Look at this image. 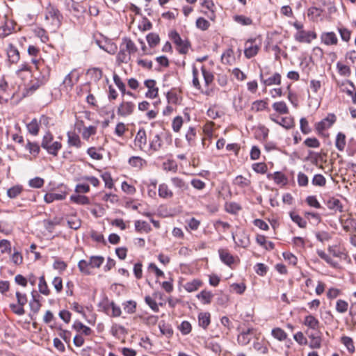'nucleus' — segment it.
I'll list each match as a JSON object with an SVG mask.
<instances>
[{
	"label": "nucleus",
	"mask_w": 356,
	"mask_h": 356,
	"mask_svg": "<svg viewBox=\"0 0 356 356\" xmlns=\"http://www.w3.org/2000/svg\"><path fill=\"white\" fill-rule=\"evenodd\" d=\"M44 19L47 26L53 31H56L62 24L63 15L56 7L49 4L45 10Z\"/></svg>",
	"instance_id": "obj_1"
},
{
	"label": "nucleus",
	"mask_w": 356,
	"mask_h": 356,
	"mask_svg": "<svg viewBox=\"0 0 356 356\" xmlns=\"http://www.w3.org/2000/svg\"><path fill=\"white\" fill-rule=\"evenodd\" d=\"M261 44L262 41L259 37L248 39L244 44L245 56L248 59L254 57L260 50Z\"/></svg>",
	"instance_id": "obj_2"
},
{
	"label": "nucleus",
	"mask_w": 356,
	"mask_h": 356,
	"mask_svg": "<svg viewBox=\"0 0 356 356\" xmlns=\"http://www.w3.org/2000/svg\"><path fill=\"white\" fill-rule=\"evenodd\" d=\"M54 137L49 132L47 133L42 141L41 146L47 152L54 156H57L58 152L61 149L62 145L60 142L53 141Z\"/></svg>",
	"instance_id": "obj_3"
},
{
	"label": "nucleus",
	"mask_w": 356,
	"mask_h": 356,
	"mask_svg": "<svg viewBox=\"0 0 356 356\" xmlns=\"http://www.w3.org/2000/svg\"><path fill=\"white\" fill-rule=\"evenodd\" d=\"M170 38L176 44L178 51L181 54H186L189 49L190 43L187 40H183L179 34L176 31H171Z\"/></svg>",
	"instance_id": "obj_4"
},
{
	"label": "nucleus",
	"mask_w": 356,
	"mask_h": 356,
	"mask_svg": "<svg viewBox=\"0 0 356 356\" xmlns=\"http://www.w3.org/2000/svg\"><path fill=\"white\" fill-rule=\"evenodd\" d=\"M149 145L147 152L152 154L158 152L163 146V140L159 134L151 133L149 138Z\"/></svg>",
	"instance_id": "obj_5"
},
{
	"label": "nucleus",
	"mask_w": 356,
	"mask_h": 356,
	"mask_svg": "<svg viewBox=\"0 0 356 356\" xmlns=\"http://www.w3.org/2000/svg\"><path fill=\"white\" fill-rule=\"evenodd\" d=\"M147 138L146 131L143 128L140 129L135 137L134 145L138 147L140 150L147 152Z\"/></svg>",
	"instance_id": "obj_6"
},
{
	"label": "nucleus",
	"mask_w": 356,
	"mask_h": 356,
	"mask_svg": "<svg viewBox=\"0 0 356 356\" xmlns=\"http://www.w3.org/2000/svg\"><path fill=\"white\" fill-rule=\"evenodd\" d=\"M135 109V104L132 102L122 101L118 108V115L122 117H127L131 115Z\"/></svg>",
	"instance_id": "obj_7"
},
{
	"label": "nucleus",
	"mask_w": 356,
	"mask_h": 356,
	"mask_svg": "<svg viewBox=\"0 0 356 356\" xmlns=\"http://www.w3.org/2000/svg\"><path fill=\"white\" fill-rule=\"evenodd\" d=\"M295 40L299 42L310 43L316 38V34L313 31H299L294 35Z\"/></svg>",
	"instance_id": "obj_8"
},
{
	"label": "nucleus",
	"mask_w": 356,
	"mask_h": 356,
	"mask_svg": "<svg viewBox=\"0 0 356 356\" xmlns=\"http://www.w3.org/2000/svg\"><path fill=\"white\" fill-rule=\"evenodd\" d=\"M321 39L322 42L327 46L337 45L338 44L337 36L333 31L322 33Z\"/></svg>",
	"instance_id": "obj_9"
},
{
	"label": "nucleus",
	"mask_w": 356,
	"mask_h": 356,
	"mask_svg": "<svg viewBox=\"0 0 356 356\" xmlns=\"http://www.w3.org/2000/svg\"><path fill=\"white\" fill-rule=\"evenodd\" d=\"M326 205L330 210L333 211L335 213L343 211V204L338 198L334 197H330L326 202Z\"/></svg>",
	"instance_id": "obj_10"
},
{
	"label": "nucleus",
	"mask_w": 356,
	"mask_h": 356,
	"mask_svg": "<svg viewBox=\"0 0 356 356\" xmlns=\"http://www.w3.org/2000/svg\"><path fill=\"white\" fill-rule=\"evenodd\" d=\"M144 84L148 88L145 97L151 99L155 98L159 92V89L156 87V81L153 79H148L145 81Z\"/></svg>",
	"instance_id": "obj_11"
},
{
	"label": "nucleus",
	"mask_w": 356,
	"mask_h": 356,
	"mask_svg": "<svg viewBox=\"0 0 356 356\" xmlns=\"http://www.w3.org/2000/svg\"><path fill=\"white\" fill-rule=\"evenodd\" d=\"M232 238L237 246L243 248H248L250 243L248 235L244 232H241L237 235V239H236L234 234H232Z\"/></svg>",
	"instance_id": "obj_12"
},
{
	"label": "nucleus",
	"mask_w": 356,
	"mask_h": 356,
	"mask_svg": "<svg viewBox=\"0 0 356 356\" xmlns=\"http://www.w3.org/2000/svg\"><path fill=\"white\" fill-rule=\"evenodd\" d=\"M259 78L261 81L266 86H270L272 85H280L281 84V75L279 73H275L272 76L268 79H264L262 72L259 74Z\"/></svg>",
	"instance_id": "obj_13"
},
{
	"label": "nucleus",
	"mask_w": 356,
	"mask_h": 356,
	"mask_svg": "<svg viewBox=\"0 0 356 356\" xmlns=\"http://www.w3.org/2000/svg\"><path fill=\"white\" fill-rule=\"evenodd\" d=\"M220 260L228 266H231L235 262L234 257L231 254L228 250L220 248L218 250Z\"/></svg>",
	"instance_id": "obj_14"
},
{
	"label": "nucleus",
	"mask_w": 356,
	"mask_h": 356,
	"mask_svg": "<svg viewBox=\"0 0 356 356\" xmlns=\"http://www.w3.org/2000/svg\"><path fill=\"white\" fill-rule=\"evenodd\" d=\"M14 29V22L11 19H6L4 24L0 26V38H3L11 34Z\"/></svg>",
	"instance_id": "obj_15"
},
{
	"label": "nucleus",
	"mask_w": 356,
	"mask_h": 356,
	"mask_svg": "<svg viewBox=\"0 0 356 356\" xmlns=\"http://www.w3.org/2000/svg\"><path fill=\"white\" fill-rule=\"evenodd\" d=\"M67 145L69 147H74L76 149L82 147L83 143L81 142L80 137L75 132H67Z\"/></svg>",
	"instance_id": "obj_16"
},
{
	"label": "nucleus",
	"mask_w": 356,
	"mask_h": 356,
	"mask_svg": "<svg viewBox=\"0 0 356 356\" xmlns=\"http://www.w3.org/2000/svg\"><path fill=\"white\" fill-rule=\"evenodd\" d=\"M336 118L334 115H331L319 122L316 125V129L321 132L330 128L335 122Z\"/></svg>",
	"instance_id": "obj_17"
},
{
	"label": "nucleus",
	"mask_w": 356,
	"mask_h": 356,
	"mask_svg": "<svg viewBox=\"0 0 356 356\" xmlns=\"http://www.w3.org/2000/svg\"><path fill=\"white\" fill-rule=\"evenodd\" d=\"M172 186L177 189L178 192H184L188 188V183L182 178L173 177L170 179Z\"/></svg>",
	"instance_id": "obj_18"
},
{
	"label": "nucleus",
	"mask_w": 356,
	"mask_h": 356,
	"mask_svg": "<svg viewBox=\"0 0 356 356\" xmlns=\"http://www.w3.org/2000/svg\"><path fill=\"white\" fill-rule=\"evenodd\" d=\"M7 54L9 61L12 63H16L19 60V52L18 49L12 44H9L8 47Z\"/></svg>",
	"instance_id": "obj_19"
},
{
	"label": "nucleus",
	"mask_w": 356,
	"mask_h": 356,
	"mask_svg": "<svg viewBox=\"0 0 356 356\" xmlns=\"http://www.w3.org/2000/svg\"><path fill=\"white\" fill-rule=\"evenodd\" d=\"M341 343L346 347L348 353L353 355L355 352V346L353 339L348 336H342L340 339Z\"/></svg>",
	"instance_id": "obj_20"
},
{
	"label": "nucleus",
	"mask_w": 356,
	"mask_h": 356,
	"mask_svg": "<svg viewBox=\"0 0 356 356\" xmlns=\"http://www.w3.org/2000/svg\"><path fill=\"white\" fill-rule=\"evenodd\" d=\"M159 195L161 198L170 199L173 197L174 193L172 191L166 184H161L158 188Z\"/></svg>",
	"instance_id": "obj_21"
},
{
	"label": "nucleus",
	"mask_w": 356,
	"mask_h": 356,
	"mask_svg": "<svg viewBox=\"0 0 356 356\" xmlns=\"http://www.w3.org/2000/svg\"><path fill=\"white\" fill-rule=\"evenodd\" d=\"M120 47L130 54H134L137 51L138 49L134 42L129 38H124Z\"/></svg>",
	"instance_id": "obj_22"
},
{
	"label": "nucleus",
	"mask_w": 356,
	"mask_h": 356,
	"mask_svg": "<svg viewBox=\"0 0 356 356\" xmlns=\"http://www.w3.org/2000/svg\"><path fill=\"white\" fill-rule=\"evenodd\" d=\"M221 60L224 64L232 65L235 62V56L232 49H227L222 55Z\"/></svg>",
	"instance_id": "obj_23"
},
{
	"label": "nucleus",
	"mask_w": 356,
	"mask_h": 356,
	"mask_svg": "<svg viewBox=\"0 0 356 356\" xmlns=\"http://www.w3.org/2000/svg\"><path fill=\"white\" fill-rule=\"evenodd\" d=\"M308 337L310 339L309 346L311 348L318 349L321 347L322 339L320 335L311 333L308 334Z\"/></svg>",
	"instance_id": "obj_24"
},
{
	"label": "nucleus",
	"mask_w": 356,
	"mask_h": 356,
	"mask_svg": "<svg viewBox=\"0 0 356 356\" xmlns=\"http://www.w3.org/2000/svg\"><path fill=\"white\" fill-rule=\"evenodd\" d=\"M66 193H46L44 196V200L46 203L49 204L53 202L54 200H63L65 199Z\"/></svg>",
	"instance_id": "obj_25"
},
{
	"label": "nucleus",
	"mask_w": 356,
	"mask_h": 356,
	"mask_svg": "<svg viewBox=\"0 0 356 356\" xmlns=\"http://www.w3.org/2000/svg\"><path fill=\"white\" fill-rule=\"evenodd\" d=\"M129 163L133 168L141 170L147 164V162L140 156H131L129 159Z\"/></svg>",
	"instance_id": "obj_26"
},
{
	"label": "nucleus",
	"mask_w": 356,
	"mask_h": 356,
	"mask_svg": "<svg viewBox=\"0 0 356 356\" xmlns=\"http://www.w3.org/2000/svg\"><path fill=\"white\" fill-rule=\"evenodd\" d=\"M304 324L312 330H317L319 327L318 320L312 315L306 316L304 320Z\"/></svg>",
	"instance_id": "obj_27"
},
{
	"label": "nucleus",
	"mask_w": 356,
	"mask_h": 356,
	"mask_svg": "<svg viewBox=\"0 0 356 356\" xmlns=\"http://www.w3.org/2000/svg\"><path fill=\"white\" fill-rule=\"evenodd\" d=\"M233 184L241 188H244L251 184V181L242 175H238L234 179Z\"/></svg>",
	"instance_id": "obj_28"
},
{
	"label": "nucleus",
	"mask_w": 356,
	"mask_h": 356,
	"mask_svg": "<svg viewBox=\"0 0 356 356\" xmlns=\"http://www.w3.org/2000/svg\"><path fill=\"white\" fill-rule=\"evenodd\" d=\"M211 315L209 312L200 313L198 316L199 325L204 330L207 328L211 323Z\"/></svg>",
	"instance_id": "obj_29"
},
{
	"label": "nucleus",
	"mask_w": 356,
	"mask_h": 356,
	"mask_svg": "<svg viewBox=\"0 0 356 356\" xmlns=\"http://www.w3.org/2000/svg\"><path fill=\"white\" fill-rule=\"evenodd\" d=\"M197 137L196 129L194 127H190L186 133L185 138L189 146H195Z\"/></svg>",
	"instance_id": "obj_30"
},
{
	"label": "nucleus",
	"mask_w": 356,
	"mask_h": 356,
	"mask_svg": "<svg viewBox=\"0 0 356 356\" xmlns=\"http://www.w3.org/2000/svg\"><path fill=\"white\" fill-rule=\"evenodd\" d=\"M269 179L272 178L277 184H286L287 183L286 177L281 172H275L274 174L268 175Z\"/></svg>",
	"instance_id": "obj_31"
},
{
	"label": "nucleus",
	"mask_w": 356,
	"mask_h": 356,
	"mask_svg": "<svg viewBox=\"0 0 356 356\" xmlns=\"http://www.w3.org/2000/svg\"><path fill=\"white\" fill-rule=\"evenodd\" d=\"M116 58L118 64L127 63L131 59V54L120 47Z\"/></svg>",
	"instance_id": "obj_32"
},
{
	"label": "nucleus",
	"mask_w": 356,
	"mask_h": 356,
	"mask_svg": "<svg viewBox=\"0 0 356 356\" xmlns=\"http://www.w3.org/2000/svg\"><path fill=\"white\" fill-rule=\"evenodd\" d=\"M135 228L138 232L148 233L151 231V227L146 221L136 220Z\"/></svg>",
	"instance_id": "obj_33"
},
{
	"label": "nucleus",
	"mask_w": 356,
	"mask_h": 356,
	"mask_svg": "<svg viewBox=\"0 0 356 356\" xmlns=\"http://www.w3.org/2000/svg\"><path fill=\"white\" fill-rule=\"evenodd\" d=\"M270 119L286 129H291L293 126V120L290 118H281L280 120L273 118Z\"/></svg>",
	"instance_id": "obj_34"
},
{
	"label": "nucleus",
	"mask_w": 356,
	"mask_h": 356,
	"mask_svg": "<svg viewBox=\"0 0 356 356\" xmlns=\"http://www.w3.org/2000/svg\"><path fill=\"white\" fill-rule=\"evenodd\" d=\"M346 136L344 134L339 132L337 134L335 141V146L339 151H343L346 147Z\"/></svg>",
	"instance_id": "obj_35"
},
{
	"label": "nucleus",
	"mask_w": 356,
	"mask_h": 356,
	"mask_svg": "<svg viewBox=\"0 0 356 356\" xmlns=\"http://www.w3.org/2000/svg\"><path fill=\"white\" fill-rule=\"evenodd\" d=\"M61 219L58 218H54L53 220H44V225L45 229L49 232H53L55 226L60 224Z\"/></svg>",
	"instance_id": "obj_36"
},
{
	"label": "nucleus",
	"mask_w": 356,
	"mask_h": 356,
	"mask_svg": "<svg viewBox=\"0 0 356 356\" xmlns=\"http://www.w3.org/2000/svg\"><path fill=\"white\" fill-rule=\"evenodd\" d=\"M272 336L280 341H284L287 338V334L280 327H275L271 331Z\"/></svg>",
	"instance_id": "obj_37"
},
{
	"label": "nucleus",
	"mask_w": 356,
	"mask_h": 356,
	"mask_svg": "<svg viewBox=\"0 0 356 356\" xmlns=\"http://www.w3.org/2000/svg\"><path fill=\"white\" fill-rule=\"evenodd\" d=\"M291 219L296 223L300 228H305L307 226V222L300 216L297 214L296 212L291 211L289 213Z\"/></svg>",
	"instance_id": "obj_38"
},
{
	"label": "nucleus",
	"mask_w": 356,
	"mask_h": 356,
	"mask_svg": "<svg viewBox=\"0 0 356 356\" xmlns=\"http://www.w3.org/2000/svg\"><path fill=\"white\" fill-rule=\"evenodd\" d=\"M87 74L96 82L102 79L103 74L102 70L97 67L89 69Z\"/></svg>",
	"instance_id": "obj_39"
},
{
	"label": "nucleus",
	"mask_w": 356,
	"mask_h": 356,
	"mask_svg": "<svg viewBox=\"0 0 356 356\" xmlns=\"http://www.w3.org/2000/svg\"><path fill=\"white\" fill-rule=\"evenodd\" d=\"M213 296V293L207 291H202L197 295V298L201 300L204 304H209L211 302Z\"/></svg>",
	"instance_id": "obj_40"
},
{
	"label": "nucleus",
	"mask_w": 356,
	"mask_h": 356,
	"mask_svg": "<svg viewBox=\"0 0 356 356\" xmlns=\"http://www.w3.org/2000/svg\"><path fill=\"white\" fill-rule=\"evenodd\" d=\"M70 200L78 204L86 205L89 204L90 200L88 197L82 195H74L70 197Z\"/></svg>",
	"instance_id": "obj_41"
},
{
	"label": "nucleus",
	"mask_w": 356,
	"mask_h": 356,
	"mask_svg": "<svg viewBox=\"0 0 356 356\" xmlns=\"http://www.w3.org/2000/svg\"><path fill=\"white\" fill-rule=\"evenodd\" d=\"M273 109L280 114H286L289 113L288 107L284 102H277L273 104Z\"/></svg>",
	"instance_id": "obj_42"
},
{
	"label": "nucleus",
	"mask_w": 356,
	"mask_h": 356,
	"mask_svg": "<svg viewBox=\"0 0 356 356\" xmlns=\"http://www.w3.org/2000/svg\"><path fill=\"white\" fill-rule=\"evenodd\" d=\"M89 263H90V259L88 261L82 259L79 261L78 268H79V270L83 274H85V275L90 274L91 272L90 270V268H90V264Z\"/></svg>",
	"instance_id": "obj_43"
},
{
	"label": "nucleus",
	"mask_w": 356,
	"mask_h": 356,
	"mask_svg": "<svg viewBox=\"0 0 356 356\" xmlns=\"http://www.w3.org/2000/svg\"><path fill=\"white\" fill-rule=\"evenodd\" d=\"M38 289L39 291L44 296H48L50 293V291L48 288V285L45 281L44 275H42L39 278Z\"/></svg>",
	"instance_id": "obj_44"
},
{
	"label": "nucleus",
	"mask_w": 356,
	"mask_h": 356,
	"mask_svg": "<svg viewBox=\"0 0 356 356\" xmlns=\"http://www.w3.org/2000/svg\"><path fill=\"white\" fill-rule=\"evenodd\" d=\"M348 306L349 305L347 301L339 299L336 302L335 309L337 312L340 314H344L348 311Z\"/></svg>",
	"instance_id": "obj_45"
},
{
	"label": "nucleus",
	"mask_w": 356,
	"mask_h": 356,
	"mask_svg": "<svg viewBox=\"0 0 356 356\" xmlns=\"http://www.w3.org/2000/svg\"><path fill=\"white\" fill-rule=\"evenodd\" d=\"M33 33L35 35L39 38L42 42L45 43L49 40L47 33L44 29L37 27L34 29Z\"/></svg>",
	"instance_id": "obj_46"
},
{
	"label": "nucleus",
	"mask_w": 356,
	"mask_h": 356,
	"mask_svg": "<svg viewBox=\"0 0 356 356\" xmlns=\"http://www.w3.org/2000/svg\"><path fill=\"white\" fill-rule=\"evenodd\" d=\"M202 282L197 280H194L185 284L184 289L188 292H193L199 289Z\"/></svg>",
	"instance_id": "obj_47"
},
{
	"label": "nucleus",
	"mask_w": 356,
	"mask_h": 356,
	"mask_svg": "<svg viewBox=\"0 0 356 356\" xmlns=\"http://www.w3.org/2000/svg\"><path fill=\"white\" fill-rule=\"evenodd\" d=\"M97 127L95 126L86 127L83 129L82 137L85 140H88L91 136L95 135Z\"/></svg>",
	"instance_id": "obj_48"
},
{
	"label": "nucleus",
	"mask_w": 356,
	"mask_h": 356,
	"mask_svg": "<svg viewBox=\"0 0 356 356\" xmlns=\"http://www.w3.org/2000/svg\"><path fill=\"white\" fill-rule=\"evenodd\" d=\"M337 29L341 40L346 42H348L350 40L351 31L343 26H339Z\"/></svg>",
	"instance_id": "obj_49"
},
{
	"label": "nucleus",
	"mask_w": 356,
	"mask_h": 356,
	"mask_svg": "<svg viewBox=\"0 0 356 356\" xmlns=\"http://www.w3.org/2000/svg\"><path fill=\"white\" fill-rule=\"evenodd\" d=\"M27 129L29 132L33 135L36 136L39 132V124L35 118L33 119L28 124Z\"/></svg>",
	"instance_id": "obj_50"
},
{
	"label": "nucleus",
	"mask_w": 356,
	"mask_h": 356,
	"mask_svg": "<svg viewBox=\"0 0 356 356\" xmlns=\"http://www.w3.org/2000/svg\"><path fill=\"white\" fill-rule=\"evenodd\" d=\"M201 71H202V74L204 77V80L206 86H209L213 81L214 76H213V74L211 72H209V70H207L204 66H202Z\"/></svg>",
	"instance_id": "obj_51"
},
{
	"label": "nucleus",
	"mask_w": 356,
	"mask_h": 356,
	"mask_svg": "<svg viewBox=\"0 0 356 356\" xmlns=\"http://www.w3.org/2000/svg\"><path fill=\"white\" fill-rule=\"evenodd\" d=\"M147 41L149 47H154L159 43L160 38L158 34L151 33L147 35Z\"/></svg>",
	"instance_id": "obj_52"
},
{
	"label": "nucleus",
	"mask_w": 356,
	"mask_h": 356,
	"mask_svg": "<svg viewBox=\"0 0 356 356\" xmlns=\"http://www.w3.org/2000/svg\"><path fill=\"white\" fill-rule=\"evenodd\" d=\"M104 261L102 256H92L90 257V268H99Z\"/></svg>",
	"instance_id": "obj_53"
},
{
	"label": "nucleus",
	"mask_w": 356,
	"mask_h": 356,
	"mask_svg": "<svg viewBox=\"0 0 356 356\" xmlns=\"http://www.w3.org/2000/svg\"><path fill=\"white\" fill-rule=\"evenodd\" d=\"M26 148L29 150V153L31 154H33L34 156H36L40 152V147L38 143H33L29 140H28Z\"/></svg>",
	"instance_id": "obj_54"
},
{
	"label": "nucleus",
	"mask_w": 356,
	"mask_h": 356,
	"mask_svg": "<svg viewBox=\"0 0 356 356\" xmlns=\"http://www.w3.org/2000/svg\"><path fill=\"white\" fill-rule=\"evenodd\" d=\"M268 103L265 100H257L252 103V110L257 112L265 110Z\"/></svg>",
	"instance_id": "obj_55"
},
{
	"label": "nucleus",
	"mask_w": 356,
	"mask_h": 356,
	"mask_svg": "<svg viewBox=\"0 0 356 356\" xmlns=\"http://www.w3.org/2000/svg\"><path fill=\"white\" fill-rule=\"evenodd\" d=\"M74 86V81H72V73H69L67 75L65 76L62 86L63 88H65V91L68 92L71 90Z\"/></svg>",
	"instance_id": "obj_56"
},
{
	"label": "nucleus",
	"mask_w": 356,
	"mask_h": 356,
	"mask_svg": "<svg viewBox=\"0 0 356 356\" xmlns=\"http://www.w3.org/2000/svg\"><path fill=\"white\" fill-rule=\"evenodd\" d=\"M312 183L314 186L322 187L325 185L326 179L323 175L317 174L314 176Z\"/></svg>",
	"instance_id": "obj_57"
},
{
	"label": "nucleus",
	"mask_w": 356,
	"mask_h": 356,
	"mask_svg": "<svg viewBox=\"0 0 356 356\" xmlns=\"http://www.w3.org/2000/svg\"><path fill=\"white\" fill-rule=\"evenodd\" d=\"M225 209L229 213L236 214L241 209V207L236 202H230L226 204Z\"/></svg>",
	"instance_id": "obj_58"
},
{
	"label": "nucleus",
	"mask_w": 356,
	"mask_h": 356,
	"mask_svg": "<svg viewBox=\"0 0 356 356\" xmlns=\"http://www.w3.org/2000/svg\"><path fill=\"white\" fill-rule=\"evenodd\" d=\"M183 118L181 116L175 117L172 122V127L175 132H179L182 125H183Z\"/></svg>",
	"instance_id": "obj_59"
},
{
	"label": "nucleus",
	"mask_w": 356,
	"mask_h": 356,
	"mask_svg": "<svg viewBox=\"0 0 356 356\" xmlns=\"http://www.w3.org/2000/svg\"><path fill=\"white\" fill-rule=\"evenodd\" d=\"M252 170L257 173L265 174L268 170V167L265 163H255L252 164Z\"/></svg>",
	"instance_id": "obj_60"
},
{
	"label": "nucleus",
	"mask_w": 356,
	"mask_h": 356,
	"mask_svg": "<svg viewBox=\"0 0 356 356\" xmlns=\"http://www.w3.org/2000/svg\"><path fill=\"white\" fill-rule=\"evenodd\" d=\"M22 191L21 186H15L9 188L7 191V195L10 198H15L19 195Z\"/></svg>",
	"instance_id": "obj_61"
},
{
	"label": "nucleus",
	"mask_w": 356,
	"mask_h": 356,
	"mask_svg": "<svg viewBox=\"0 0 356 356\" xmlns=\"http://www.w3.org/2000/svg\"><path fill=\"white\" fill-rule=\"evenodd\" d=\"M337 68L341 75L349 76L351 74L350 68L339 62L337 64Z\"/></svg>",
	"instance_id": "obj_62"
},
{
	"label": "nucleus",
	"mask_w": 356,
	"mask_h": 356,
	"mask_svg": "<svg viewBox=\"0 0 356 356\" xmlns=\"http://www.w3.org/2000/svg\"><path fill=\"white\" fill-rule=\"evenodd\" d=\"M44 181L43 179L36 177L29 181V185L34 188H40L43 186Z\"/></svg>",
	"instance_id": "obj_63"
},
{
	"label": "nucleus",
	"mask_w": 356,
	"mask_h": 356,
	"mask_svg": "<svg viewBox=\"0 0 356 356\" xmlns=\"http://www.w3.org/2000/svg\"><path fill=\"white\" fill-rule=\"evenodd\" d=\"M318 255L324 261H325L327 264L331 265L333 267H336L337 266V263L334 261L333 259L328 256L324 251L318 250Z\"/></svg>",
	"instance_id": "obj_64"
}]
</instances>
